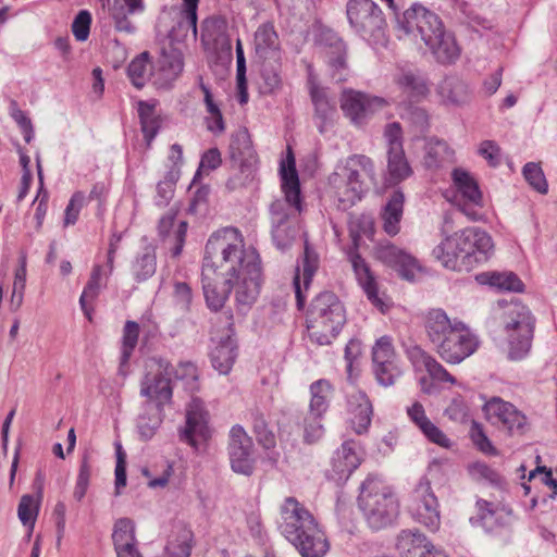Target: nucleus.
<instances>
[{
    "label": "nucleus",
    "instance_id": "nucleus-1",
    "mask_svg": "<svg viewBox=\"0 0 557 557\" xmlns=\"http://www.w3.org/2000/svg\"><path fill=\"white\" fill-rule=\"evenodd\" d=\"M201 274L206 302L213 311L225 305L232 290L236 304L243 308H250L259 297L262 284L259 252L246 245L235 227H224L209 237Z\"/></svg>",
    "mask_w": 557,
    "mask_h": 557
},
{
    "label": "nucleus",
    "instance_id": "nucleus-2",
    "mask_svg": "<svg viewBox=\"0 0 557 557\" xmlns=\"http://www.w3.org/2000/svg\"><path fill=\"white\" fill-rule=\"evenodd\" d=\"M424 330L436 354L447 363L456 364L473 355L480 341L472 330L443 309H431L424 317Z\"/></svg>",
    "mask_w": 557,
    "mask_h": 557
},
{
    "label": "nucleus",
    "instance_id": "nucleus-3",
    "mask_svg": "<svg viewBox=\"0 0 557 557\" xmlns=\"http://www.w3.org/2000/svg\"><path fill=\"white\" fill-rule=\"evenodd\" d=\"M492 237L479 227H467L447 236L433 250L435 258L453 271H471L493 253Z\"/></svg>",
    "mask_w": 557,
    "mask_h": 557
},
{
    "label": "nucleus",
    "instance_id": "nucleus-4",
    "mask_svg": "<svg viewBox=\"0 0 557 557\" xmlns=\"http://www.w3.org/2000/svg\"><path fill=\"white\" fill-rule=\"evenodd\" d=\"M343 209L350 208L376 184L373 161L364 154H352L329 177Z\"/></svg>",
    "mask_w": 557,
    "mask_h": 557
},
{
    "label": "nucleus",
    "instance_id": "nucleus-5",
    "mask_svg": "<svg viewBox=\"0 0 557 557\" xmlns=\"http://www.w3.org/2000/svg\"><path fill=\"white\" fill-rule=\"evenodd\" d=\"M346 309L332 292L317 295L307 312L309 338L318 345H330L346 324Z\"/></svg>",
    "mask_w": 557,
    "mask_h": 557
},
{
    "label": "nucleus",
    "instance_id": "nucleus-6",
    "mask_svg": "<svg viewBox=\"0 0 557 557\" xmlns=\"http://www.w3.org/2000/svg\"><path fill=\"white\" fill-rule=\"evenodd\" d=\"M348 232L352 246L348 249L347 256L351 263L358 283L366 293L368 299L380 310L383 311L384 302L379 294L376 277L370 269V265L358 252V248L363 237L372 239L375 233L374 219L370 214H352L348 221Z\"/></svg>",
    "mask_w": 557,
    "mask_h": 557
},
{
    "label": "nucleus",
    "instance_id": "nucleus-7",
    "mask_svg": "<svg viewBox=\"0 0 557 557\" xmlns=\"http://www.w3.org/2000/svg\"><path fill=\"white\" fill-rule=\"evenodd\" d=\"M358 504L372 529L393 524L399 515V503L392 487L375 476H368L362 483Z\"/></svg>",
    "mask_w": 557,
    "mask_h": 557
},
{
    "label": "nucleus",
    "instance_id": "nucleus-8",
    "mask_svg": "<svg viewBox=\"0 0 557 557\" xmlns=\"http://www.w3.org/2000/svg\"><path fill=\"white\" fill-rule=\"evenodd\" d=\"M173 366L164 359H151L146 366V372L140 381V396L163 411L173 397L172 377Z\"/></svg>",
    "mask_w": 557,
    "mask_h": 557
},
{
    "label": "nucleus",
    "instance_id": "nucleus-9",
    "mask_svg": "<svg viewBox=\"0 0 557 557\" xmlns=\"http://www.w3.org/2000/svg\"><path fill=\"white\" fill-rule=\"evenodd\" d=\"M533 330L534 318L525 306L513 304L506 311L505 331L507 333L508 357L511 360H520L530 351Z\"/></svg>",
    "mask_w": 557,
    "mask_h": 557
},
{
    "label": "nucleus",
    "instance_id": "nucleus-10",
    "mask_svg": "<svg viewBox=\"0 0 557 557\" xmlns=\"http://www.w3.org/2000/svg\"><path fill=\"white\" fill-rule=\"evenodd\" d=\"M409 510L419 523L430 530L436 531L440 528V504L428 479H421L414 487Z\"/></svg>",
    "mask_w": 557,
    "mask_h": 557
},
{
    "label": "nucleus",
    "instance_id": "nucleus-11",
    "mask_svg": "<svg viewBox=\"0 0 557 557\" xmlns=\"http://www.w3.org/2000/svg\"><path fill=\"white\" fill-rule=\"evenodd\" d=\"M346 13L350 26L362 36H373L385 25L381 9L372 0H349Z\"/></svg>",
    "mask_w": 557,
    "mask_h": 557
},
{
    "label": "nucleus",
    "instance_id": "nucleus-12",
    "mask_svg": "<svg viewBox=\"0 0 557 557\" xmlns=\"http://www.w3.org/2000/svg\"><path fill=\"white\" fill-rule=\"evenodd\" d=\"M228 455L232 469L240 474H252L256 466V451L252 438L246 430L236 424L230 431Z\"/></svg>",
    "mask_w": 557,
    "mask_h": 557
},
{
    "label": "nucleus",
    "instance_id": "nucleus-13",
    "mask_svg": "<svg viewBox=\"0 0 557 557\" xmlns=\"http://www.w3.org/2000/svg\"><path fill=\"white\" fill-rule=\"evenodd\" d=\"M451 180L456 189L455 200L460 210L470 219H478L475 208L483 207V196L476 180L466 170L457 168L451 172Z\"/></svg>",
    "mask_w": 557,
    "mask_h": 557
},
{
    "label": "nucleus",
    "instance_id": "nucleus-14",
    "mask_svg": "<svg viewBox=\"0 0 557 557\" xmlns=\"http://www.w3.org/2000/svg\"><path fill=\"white\" fill-rule=\"evenodd\" d=\"M280 529L286 539L318 524L312 512L297 498L289 496L280 506Z\"/></svg>",
    "mask_w": 557,
    "mask_h": 557
},
{
    "label": "nucleus",
    "instance_id": "nucleus-15",
    "mask_svg": "<svg viewBox=\"0 0 557 557\" xmlns=\"http://www.w3.org/2000/svg\"><path fill=\"white\" fill-rule=\"evenodd\" d=\"M403 24L407 33L417 32L425 45L444 29L438 15L421 4H413L405 11Z\"/></svg>",
    "mask_w": 557,
    "mask_h": 557
},
{
    "label": "nucleus",
    "instance_id": "nucleus-16",
    "mask_svg": "<svg viewBox=\"0 0 557 557\" xmlns=\"http://www.w3.org/2000/svg\"><path fill=\"white\" fill-rule=\"evenodd\" d=\"M486 419L498 429L510 434L520 432L525 423V416L519 411L512 404L498 397H493L484 405Z\"/></svg>",
    "mask_w": 557,
    "mask_h": 557
},
{
    "label": "nucleus",
    "instance_id": "nucleus-17",
    "mask_svg": "<svg viewBox=\"0 0 557 557\" xmlns=\"http://www.w3.org/2000/svg\"><path fill=\"white\" fill-rule=\"evenodd\" d=\"M208 419L203 401L193 397L186 407V425L180 434L181 440L193 447H197L198 442L207 441L210 436Z\"/></svg>",
    "mask_w": 557,
    "mask_h": 557
},
{
    "label": "nucleus",
    "instance_id": "nucleus-18",
    "mask_svg": "<svg viewBox=\"0 0 557 557\" xmlns=\"http://www.w3.org/2000/svg\"><path fill=\"white\" fill-rule=\"evenodd\" d=\"M387 102L380 97L361 91L346 89L341 96V108L354 123H361L369 114L386 107Z\"/></svg>",
    "mask_w": 557,
    "mask_h": 557
},
{
    "label": "nucleus",
    "instance_id": "nucleus-19",
    "mask_svg": "<svg viewBox=\"0 0 557 557\" xmlns=\"http://www.w3.org/2000/svg\"><path fill=\"white\" fill-rule=\"evenodd\" d=\"M374 255L377 260L395 269L401 277L408 281H412L421 270L419 261L412 255L391 243L380 244L375 248Z\"/></svg>",
    "mask_w": 557,
    "mask_h": 557
},
{
    "label": "nucleus",
    "instance_id": "nucleus-20",
    "mask_svg": "<svg viewBox=\"0 0 557 557\" xmlns=\"http://www.w3.org/2000/svg\"><path fill=\"white\" fill-rule=\"evenodd\" d=\"M302 557H323L330 544L319 523L287 539Z\"/></svg>",
    "mask_w": 557,
    "mask_h": 557
},
{
    "label": "nucleus",
    "instance_id": "nucleus-21",
    "mask_svg": "<svg viewBox=\"0 0 557 557\" xmlns=\"http://www.w3.org/2000/svg\"><path fill=\"white\" fill-rule=\"evenodd\" d=\"M407 414L430 443L446 449L453 447L451 440L429 419L421 403L414 401L408 407Z\"/></svg>",
    "mask_w": 557,
    "mask_h": 557
},
{
    "label": "nucleus",
    "instance_id": "nucleus-22",
    "mask_svg": "<svg viewBox=\"0 0 557 557\" xmlns=\"http://www.w3.org/2000/svg\"><path fill=\"white\" fill-rule=\"evenodd\" d=\"M177 210L170 209L159 221L158 232L162 240L169 244L173 257L181 255L186 238L187 222L176 224Z\"/></svg>",
    "mask_w": 557,
    "mask_h": 557
},
{
    "label": "nucleus",
    "instance_id": "nucleus-23",
    "mask_svg": "<svg viewBox=\"0 0 557 557\" xmlns=\"http://www.w3.org/2000/svg\"><path fill=\"white\" fill-rule=\"evenodd\" d=\"M280 172L285 200L290 207H293L295 212L300 213L302 210L300 185L296 170L295 157L290 147H287L286 159L281 163Z\"/></svg>",
    "mask_w": 557,
    "mask_h": 557
},
{
    "label": "nucleus",
    "instance_id": "nucleus-24",
    "mask_svg": "<svg viewBox=\"0 0 557 557\" xmlns=\"http://www.w3.org/2000/svg\"><path fill=\"white\" fill-rule=\"evenodd\" d=\"M349 422L357 434L368 431L373 414V407L364 392L356 391L348 396Z\"/></svg>",
    "mask_w": 557,
    "mask_h": 557
},
{
    "label": "nucleus",
    "instance_id": "nucleus-25",
    "mask_svg": "<svg viewBox=\"0 0 557 557\" xmlns=\"http://www.w3.org/2000/svg\"><path fill=\"white\" fill-rule=\"evenodd\" d=\"M362 460L361 449L354 441H346L338 448L332 459V468L337 480L348 479L360 466Z\"/></svg>",
    "mask_w": 557,
    "mask_h": 557
},
{
    "label": "nucleus",
    "instance_id": "nucleus-26",
    "mask_svg": "<svg viewBox=\"0 0 557 557\" xmlns=\"http://www.w3.org/2000/svg\"><path fill=\"white\" fill-rule=\"evenodd\" d=\"M319 259L318 256L309 249L305 248V256L301 265H298L294 276V287L296 294L297 306L301 309L305 306L304 290L310 286L312 277L318 270Z\"/></svg>",
    "mask_w": 557,
    "mask_h": 557
},
{
    "label": "nucleus",
    "instance_id": "nucleus-27",
    "mask_svg": "<svg viewBox=\"0 0 557 557\" xmlns=\"http://www.w3.org/2000/svg\"><path fill=\"white\" fill-rule=\"evenodd\" d=\"M144 11L145 0H115L110 9V15L116 30L132 34L136 27L128 16L143 13Z\"/></svg>",
    "mask_w": 557,
    "mask_h": 557
},
{
    "label": "nucleus",
    "instance_id": "nucleus-28",
    "mask_svg": "<svg viewBox=\"0 0 557 557\" xmlns=\"http://www.w3.org/2000/svg\"><path fill=\"white\" fill-rule=\"evenodd\" d=\"M405 196L400 190H395L382 208L381 219L383 230L389 236H395L400 231V221L404 213Z\"/></svg>",
    "mask_w": 557,
    "mask_h": 557
},
{
    "label": "nucleus",
    "instance_id": "nucleus-29",
    "mask_svg": "<svg viewBox=\"0 0 557 557\" xmlns=\"http://www.w3.org/2000/svg\"><path fill=\"white\" fill-rule=\"evenodd\" d=\"M211 363L221 374H227L232 370L237 358L236 341L227 335L214 346L210 354Z\"/></svg>",
    "mask_w": 557,
    "mask_h": 557
},
{
    "label": "nucleus",
    "instance_id": "nucleus-30",
    "mask_svg": "<svg viewBox=\"0 0 557 557\" xmlns=\"http://www.w3.org/2000/svg\"><path fill=\"white\" fill-rule=\"evenodd\" d=\"M194 544V532L191 529L180 524L172 531L163 557H189Z\"/></svg>",
    "mask_w": 557,
    "mask_h": 557
},
{
    "label": "nucleus",
    "instance_id": "nucleus-31",
    "mask_svg": "<svg viewBox=\"0 0 557 557\" xmlns=\"http://www.w3.org/2000/svg\"><path fill=\"white\" fill-rule=\"evenodd\" d=\"M426 46L431 49L436 60L441 63H454L460 55V48L455 36L445 28L436 35Z\"/></svg>",
    "mask_w": 557,
    "mask_h": 557
},
{
    "label": "nucleus",
    "instance_id": "nucleus-32",
    "mask_svg": "<svg viewBox=\"0 0 557 557\" xmlns=\"http://www.w3.org/2000/svg\"><path fill=\"white\" fill-rule=\"evenodd\" d=\"M280 40L272 23H264L255 33V49L260 58L278 55Z\"/></svg>",
    "mask_w": 557,
    "mask_h": 557
},
{
    "label": "nucleus",
    "instance_id": "nucleus-33",
    "mask_svg": "<svg viewBox=\"0 0 557 557\" xmlns=\"http://www.w3.org/2000/svg\"><path fill=\"white\" fill-rule=\"evenodd\" d=\"M327 65L332 76L337 82H345L349 75L347 62V46L337 38L327 51Z\"/></svg>",
    "mask_w": 557,
    "mask_h": 557
},
{
    "label": "nucleus",
    "instance_id": "nucleus-34",
    "mask_svg": "<svg viewBox=\"0 0 557 557\" xmlns=\"http://www.w3.org/2000/svg\"><path fill=\"white\" fill-rule=\"evenodd\" d=\"M478 513L474 518L487 531L494 530L505 523L508 510L499 504L491 503L484 499L476 502Z\"/></svg>",
    "mask_w": 557,
    "mask_h": 557
},
{
    "label": "nucleus",
    "instance_id": "nucleus-35",
    "mask_svg": "<svg viewBox=\"0 0 557 557\" xmlns=\"http://www.w3.org/2000/svg\"><path fill=\"white\" fill-rule=\"evenodd\" d=\"M309 412L315 416H323L330 406L334 387L329 380L320 379L314 381L310 387Z\"/></svg>",
    "mask_w": 557,
    "mask_h": 557
},
{
    "label": "nucleus",
    "instance_id": "nucleus-36",
    "mask_svg": "<svg viewBox=\"0 0 557 557\" xmlns=\"http://www.w3.org/2000/svg\"><path fill=\"white\" fill-rule=\"evenodd\" d=\"M412 174V169L404 150L387 151V174L385 182L394 186L407 180Z\"/></svg>",
    "mask_w": 557,
    "mask_h": 557
},
{
    "label": "nucleus",
    "instance_id": "nucleus-37",
    "mask_svg": "<svg viewBox=\"0 0 557 557\" xmlns=\"http://www.w3.org/2000/svg\"><path fill=\"white\" fill-rule=\"evenodd\" d=\"M454 151L448 145L438 139H430L425 146L424 165L429 169H437L445 163L453 162Z\"/></svg>",
    "mask_w": 557,
    "mask_h": 557
},
{
    "label": "nucleus",
    "instance_id": "nucleus-38",
    "mask_svg": "<svg viewBox=\"0 0 557 557\" xmlns=\"http://www.w3.org/2000/svg\"><path fill=\"white\" fill-rule=\"evenodd\" d=\"M272 61L264 59L261 70V83L259 88L262 94H272L282 86L280 57L272 58Z\"/></svg>",
    "mask_w": 557,
    "mask_h": 557
},
{
    "label": "nucleus",
    "instance_id": "nucleus-39",
    "mask_svg": "<svg viewBox=\"0 0 557 557\" xmlns=\"http://www.w3.org/2000/svg\"><path fill=\"white\" fill-rule=\"evenodd\" d=\"M251 430L260 446L264 449L274 448L276 445V437L272 429L269 428V422L263 412L258 409L250 411Z\"/></svg>",
    "mask_w": 557,
    "mask_h": 557
},
{
    "label": "nucleus",
    "instance_id": "nucleus-40",
    "mask_svg": "<svg viewBox=\"0 0 557 557\" xmlns=\"http://www.w3.org/2000/svg\"><path fill=\"white\" fill-rule=\"evenodd\" d=\"M42 499L32 494H24L17 506V517L22 524L28 529L29 534L34 531Z\"/></svg>",
    "mask_w": 557,
    "mask_h": 557
},
{
    "label": "nucleus",
    "instance_id": "nucleus-41",
    "mask_svg": "<svg viewBox=\"0 0 557 557\" xmlns=\"http://www.w3.org/2000/svg\"><path fill=\"white\" fill-rule=\"evenodd\" d=\"M112 541L114 549L138 545L133 520L128 518L116 520L113 527Z\"/></svg>",
    "mask_w": 557,
    "mask_h": 557
},
{
    "label": "nucleus",
    "instance_id": "nucleus-42",
    "mask_svg": "<svg viewBox=\"0 0 557 557\" xmlns=\"http://www.w3.org/2000/svg\"><path fill=\"white\" fill-rule=\"evenodd\" d=\"M397 547L399 550L408 554L422 548L431 554L433 548L421 532L411 530L401 531L397 539Z\"/></svg>",
    "mask_w": 557,
    "mask_h": 557
},
{
    "label": "nucleus",
    "instance_id": "nucleus-43",
    "mask_svg": "<svg viewBox=\"0 0 557 557\" xmlns=\"http://www.w3.org/2000/svg\"><path fill=\"white\" fill-rule=\"evenodd\" d=\"M140 327L135 321H126L123 326L121 343V364L124 366L131 359L139 338Z\"/></svg>",
    "mask_w": 557,
    "mask_h": 557
},
{
    "label": "nucleus",
    "instance_id": "nucleus-44",
    "mask_svg": "<svg viewBox=\"0 0 557 557\" xmlns=\"http://www.w3.org/2000/svg\"><path fill=\"white\" fill-rule=\"evenodd\" d=\"M441 95L449 103L462 104L469 99L467 84L458 79H446L441 85Z\"/></svg>",
    "mask_w": 557,
    "mask_h": 557
},
{
    "label": "nucleus",
    "instance_id": "nucleus-45",
    "mask_svg": "<svg viewBox=\"0 0 557 557\" xmlns=\"http://www.w3.org/2000/svg\"><path fill=\"white\" fill-rule=\"evenodd\" d=\"M486 283L499 290L521 292L523 283L512 272H493L485 275Z\"/></svg>",
    "mask_w": 557,
    "mask_h": 557
},
{
    "label": "nucleus",
    "instance_id": "nucleus-46",
    "mask_svg": "<svg viewBox=\"0 0 557 557\" xmlns=\"http://www.w3.org/2000/svg\"><path fill=\"white\" fill-rule=\"evenodd\" d=\"M150 72V64L148 53L143 52L135 58L128 65L127 73L131 82L136 88H141L148 81Z\"/></svg>",
    "mask_w": 557,
    "mask_h": 557
},
{
    "label": "nucleus",
    "instance_id": "nucleus-47",
    "mask_svg": "<svg viewBox=\"0 0 557 557\" xmlns=\"http://www.w3.org/2000/svg\"><path fill=\"white\" fill-rule=\"evenodd\" d=\"M373 372L377 382L383 386H391L400 376L399 360H389L373 366Z\"/></svg>",
    "mask_w": 557,
    "mask_h": 557
},
{
    "label": "nucleus",
    "instance_id": "nucleus-48",
    "mask_svg": "<svg viewBox=\"0 0 557 557\" xmlns=\"http://www.w3.org/2000/svg\"><path fill=\"white\" fill-rule=\"evenodd\" d=\"M173 374L177 380H181L185 383L186 388L190 392H196L199 389V371L195 363L190 361L180 362L177 367L173 368Z\"/></svg>",
    "mask_w": 557,
    "mask_h": 557
},
{
    "label": "nucleus",
    "instance_id": "nucleus-49",
    "mask_svg": "<svg viewBox=\"0 0 557 557\" xmlns=\"http://www.w3.org/2000/svg\"><path fill=\"white\" fill-rule=\"evenodd\" d=\"M159 63L160 70L170 79L176 78L182 73L184 67L183 55L177 50L164 52Z\"/></svg>",
    "mask_w": 557,
    "mask_h": 557
},
{
    "label": "nucleus",
    "instance_id": "nucleus-50",
    "mask_svg": "<svg viewBox=\"0 0 557 557\" xmlns=\"http://www.w3.org/2000/svg\"><path fill=\"white\" fill-rule=\"evenodd\" d=\"M37 168H38V178H39L40 186H39L37 196L34 200V203L36 205L34 218L36 220V230L39 231L44 224V220H45V216L47 213L49 193L44 187L42 170H41V165L39 162L37 163Z\"/></svg>",
    "mask_w": 557,
    "mask_h": 557
},
{
    "label": "nucleus",
    "instance_id": "nucleus-51",
    "mask_svg": "<svg viewBox=\"0 0 557 557\" xmlns=\"http://www.w3.org/2000/svg\"><path fill=\"white\" fill-rule=\"evenodd\" d=\"M101 286H102V283H98L96 281L88 280V282L82 293V296L79 298L81 308L89 322L92 321V313L95 311L94 302L97 299V297L99 296Z\"/></svg>",
    "mask_w": 557,
    "mask_h": 557
},
{
    "label": "nucleus",
    "instance_id": "nucleus-52",
    "mask_svg": "<svg viewBox=\"0 0 557 557\" xmlns=\"http://www.w3.org/2000/svg\"><path fill=\"white\" fill-rule=\"evenodd\" d=\"M396 358L398 357L395 351L392 337L385 335L376 339L372 347L373 366L381 362L395 360Z\"/></svg>",
    "mask_w": 557,
    "mask_h": 557
},
{
    "label": "nucleus",
    "instance_id": "nucleus-53",
    "mask_svg": "<svg viewBox=\"0 0 557 557\" xmlns=\"http://www.w3.org/2000/svg\"><path fill=\"white\" fill-rule=\"evenodd\" d=\"M134 274L137 281H144L156 272V256L153 252H145L139 256L134 265Z\"/></svg>",
    "mask_w": 557,
    "mask_h": 557
},
{
    "label": "nucleus",
    "instance_id": "nucleus-54",
    "mask_svg": "<svg viewBox=\"0 0 557 557\" xmlns=\"http://www.w3.org/2000/svg\"><path fill=\"white\" fill-rule=\"evenodd\" d=\"M523 175L527 182L539 193L546 194L548 186L540 165L530 162L523 168Z\"/></svg>",
    "mask_w": 557,
    "mask_h": 557
},
{
    "label": "nucleus",
    "instance_id": "nucleus-55",
    "mask_svg": "<svg viewBox=\"0 0 557 557\" xmlns=\"http://www.w3.org/2000/svg\"><path fill=\"white\" fill-rule=\"evenodd\" d=\"M311 99L315 108L317 114L322 119H329L334 112L335 107L329 101L326 92L323 88L312 87Z\"/></svg>",
    "mask_w": 557,
    "mask_h": 557
},
{
    "label": "nucleus",
    "instance_id": "nucleus-56",
    "mask_svg": "<svg viewBox=\"0 0 557 557\" xmlns=\"http://www.w3.org/2000/svg\"><path fill=\"white\" fill-rule=\"evenodd\" d=\"M323 416H315L308 412L305 418V441L309 444L318 442L324 434L323 425L321 424V419Z\"/></svg>",
    "mask_w": 557,
    "mask_h": 557
},
{
    "label": "nucleus",
    "instance_id": "nucleus-57",
    "mask_svg": "<svg viewBox=\"0 0 557 557\" xmlns=\"http://www.w3.org/2000/svg\"><path fill=\"white\" fill-rule=\"evenodd\" d=\"M85 203V195L82 191H76L69 201L64 214V225H73L78 220L81 209Z\"/></svg>",
    "mask_w": 557,
    "mask_h": 557
},
{
    "label": "nucleus",
    "instance_id": "nucleus-58",
    "mask_svg": "<svg viewBox=\"0 0 557 557\" xmlns=\"http://www.w3.org/2000/svg\"><path fill=\"white\" fill-rule=\"evenodd\" d=\"M161 414L162 411L157 410V413L153 414L151 418H147L146 416H140L138 418L137 428L140 436L144 440H150L154 435L156 431L158 430L162 421Z\"/></svg>",
    "mask_w": 557,
    "mask_h": 557
},
{
    "label": "nucleus",
    "instance_id": "nucleus-59",
    "mask_svg": "<svg viewBox=\"0 0 557 557\" xmlns=\"http://www.w3.org/2000/svg\"><path fill=\"white\" fill-rule=\"evenodd\" d=\"M91 15L87 11H81L72 24V32L78 41H85L89 36Z\"/></svg>",
    "mask_w": 557,
    "mask_h": 557
},
{
    "label": "nucleus",
    "instance_id": "nucleus-60",
    "mask_svg": "<svg viewBox=\"0 0 557 557\" xmlns=\"http://www.w3.org/2000/svg\"><path fill=\"white\" fill-rule=\"evenodd\" d=\"M398 84L409 96H423L428 91L425 84L412 74H403Z\"/></svg>",
    "mask_w": 557,
    "mask_h": 557
},
{
    "label": "nucleus",
    "instance_id": "nucleus-61",
    "mask_svg": "<svg viewBox=\"0 0 557 557\" xmlns=\"http://www.w3.org/2000/svg\"><path fill=\"white\" fill-rule=\"evenodd\" d=\"M407 356L417 370H425L430 367L433 358L420 346H412L407 349Z\"/></svg>",
    "mask_w": 557,
    "mask_h": 557
},
{
    "label": "nucleus",
    "instance_id": "nucleus-62",
    "mask_svg": "<svg viewBox=\"0 0 557 557\" xmlns=\"http://www.w3.org/2000/svg\"><path fill=\"white\" fill-rule=\"evenodd\" d=\"M471 438L482 453L493 456L497 455L496 448L492 445L483 429L476 423L471 428Z\"/></svg>",
    "mask_w": 557,
    "mask_h": 557
},
{
    "label": "nucleus",
    "instance_id": "nucleus-63",
    "mask_svg": "<svg viewBox=\"0 0 557 557\" xmlns=\"http://www.w3.org/2000/svg\"><path fill=\"white\" fill-rule=\"evenodd\" d=\"M199 0H183V23L191 29L196 38L197 29V10Z\"/></svg>",
    "mask_w": 557,
    "mask_h": 557
},
{
    "label": "nucleus",
    "instance_id": "nucleus-64",
    "mask_svg": "<svg viewBox=\"0 0 557 557\" xmlns=\"http://www.w3.org/2000/svg\"><path fill=\"white\" fill-rule=\"evenodd\" d=\"M175 190V182L171 177H165L157 185V205L164 207L169 205Z\"/></svg>",
    "mask_w": 557,
    "mask_h": 557
}]
</instances>
